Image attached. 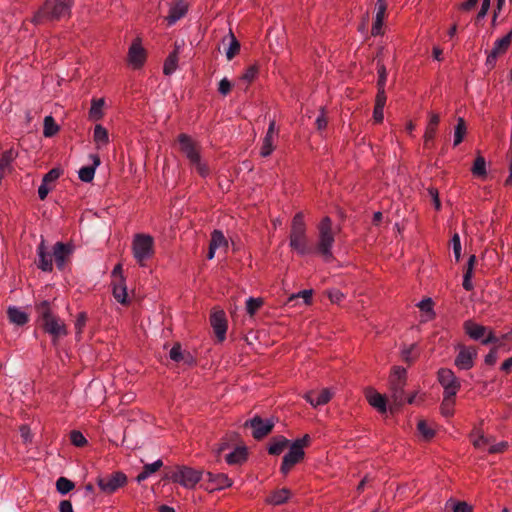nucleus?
<instances>
[{
    "label": "nucleus",
    "mask_w": 512,
    "mask_h": 512,
    "mask_svg": "<svg viewBox=\"0 0 512 512\" xmlns=\"http://www.w3.org/2000/svg\"><path fill=\"white\" fill-rule=\"evenodd\" d=\"M36 311L40 320V326L51 336L53 344L56 345L59 339L68 334L64 321L51 312L50 303L47 300L38 303Z\"/></svg>",
    "instance_id": "f257e3e1"
},
{
    "label": "nucleus",
    "mask_w": 512,
    "mask_h": 512,
    "mask_svg": "<svg viewBox=\"0 0 512 512\" xmlns=\"http://www.w3.org/2000/svg\"><path fill=\"white\" fill-rule=\"evenodd\" d=\"M72 0H46L36 12L32 21L41 24L44 21H55L70 15Z\"/></svg>",
    "instance_id": "f03ea898"
},
{
    "label": "nucleus",
    "mask_w": 512,
    "mask_h": 512,
    "mask_svg": "<svg viewBox=\"0 0 512 512\" xmlns=\"http://www.w3.org/2000/svg\"><path fill=\"white\" fill-rule=\"evenodd\" d=\"M317 229L318 241L316 251L326 262H330L333 259L332 247L335 242V233L330 217H324L318 224Z\"/></svg>",
    "instance_id": "7ed1b4c3"
},
{
    "label": "nucleus",
    "mask_w": 512,
    "mask_h": 512,
    "mask_svg": "<svg viewBox=\"0 0 512 512\" xmlns=\"http://www.w3.org/2000/svg\"><path fill=\"white\" fill-rule=\"evenodd\" d=\"M289 240L290 247L299 255H306L311 252L306 235L304 215L302 212H298L292 220Z\"/></svg>",
    "instance_id": "20e7f679"
},
{
    "label": "nucleus",
    "mask_w": 512,
    "mask_h": 512,
    "mask_svg": "<svg viewBox=\"0 0 512 512\" xmlns=\"http://www.w3.org/2000/svg\"><path fill=\"white\" fill-rule=\"evenodd\" d=\"M407 371L402 367H395L390 376V392L392 398V405L390 411L394 412L405 403L404 386L406 384Z\"/></svg>",
    "instance_id": "39448f33"
},
{
    "label": "nucleus",
    "mask_w": 512,
    "mask_h": 512,
    "mask_svg": "<svg viewBox=\"0 0 512 512\" xmlns=\"http://www.w3.org/2000/svg\"><path fill=\"white\" fill-rule=\"evenodd\" d=\"M166 477L187 489H191L203 479V472L188 466H176L167 473Z\"/></svg>",
    "instance_id": "423d86ee"
},
{
    "label": "nucleus",
    "mask_w": 512,
    "mask_h": 512,
    "mask_svg": "<svg viewBox=\"0 0 512 512\" xmlns=\"http://www.w3.org/2000/svg\"><path fill=\"white\" fill-rule=\"evenodd\" d=\"M132 251L136 261L143 266L155 253L154 238L148 234H136L132 242Z\"/></svg>",
    "instance_id": "0eeeda50"
},
{
    "label": "nucleus",
    "mask_w": 512,
    "mask_h": 512,
    "mask_svg": "<svg viewBox=\"0 0 512 512\" xmlns=\"http://www.w3.org/2000/svg\"><path fill=\"white\" fill-rule=\"evenodd\" d=\"M464 329L470 338L473 340H482L484 345L498 342V338L492 331H488L487 327L477 324L471 320L464 323Z\"/></svg>",
    "instance_id": "6e6552de"
},
{
    "label": "nucleus",
    "mask_w": 512,
    "mask_h": 512,
    "mask_svg": "<svg viewBox=\"0 0 512 512\" xmlns=\"http://www.w3.org/2000/svg\"><path fill=\"white\" fill-rule=\"evenodd\" d=\"M127 477L122 472H114L97 478L99 488L108 494L115 492L119 487L126 484Z\"/></svg>",
    "instance_id": "1a4fd4ad"
},
{
    "label": "nucleus",
    "mask_w": 512,
    "mask_h": 512,
    "mask_svg": "<svg viewBox=\"0 0 512 512\" xmlns=\"http://www.w3.org/2000/svg\"><path fill=\"white\" fill-rule=\"evenodd\" d=\"M244 426L250 427L252 429V436L257 440H260L273 430L274 421L272 419L264 420L260 416L255 415L253 418L247 420Z\"/></svg>",
    "instance_id": "9d476101"
},
{
    "label": "nucleus",
    "mask_w": 512,
    "mask_h": 512,
    "mask_svg": "<svg viewBox=\"0 0 512 512\" xmlns=\"http://www.w3.org/2000/svg\"><path fill=\"white\" fill-rule=\"evenodd\" d=\"M437 376L439 383L444 388V394H447L448 396H456L461 384L454 372L448 368H441L439 369Z\"/></svg>",
    "instance_id": "9b49d317"
},
{
    "label": "nucleus",
    "mask_w": 512,
    "mask_h": 512,
    "mask_svg": "<svg viewBox=\"0 0 512 512\" xmlns=\"http://www.w3.org/2000/svg\"><path fill=\"white\" fill-rule=\"evenodd\" d=\"M203 479L206 480L205 489L212 492L221 490L232 485L231 479L224 473L203 472Z\"/></svg>",
    "instance_id": "f8f14e48"
},
{
    "label": "nucleus",
    "mask_w": 512,
    "mask_h": 512,
    "mask_svg": "<svg viewBox=\"0 0 512 512\" xmlns=\"http://www.w3.org/2000/svg\"><path fill=\"white\" fill-rule=\"evenodd\" d=\"M304 456V450H301L299 445L291 444L289 451L283 457L280 471L284 475L288 474L291 468L299 463L304 458Z\"/></svg>",
    "instance_id": "ddd939ff"
},
{
    "label": "nucleus",
    "mask_w": 512,
    "mask_h": 512,
    "mask_svg": "<svg viewBox=\"0 0 512 512\" xmlns=\"http://www.w3.org/2000/svg\"><path fill=\"white\" fill-rule=\"evenodd\" d=\"M210 323L219 342L226 338L227 319L223 310H214L210 316Z\"/></svg>",
    "instance_id": "4468645a"
},
{
    "label": "nucleus",
    "mask_w": 512,
    "mask_h": 512,
    "mask_svg": "<svg viewBox=\"0 0 512 512\" xmlns=\"http://www.w3.org/2000/svg\"><path fill=\"white\" fill-rule=\"evenodd\" d=\"M477 357V350L473 347L460 346L458 355L455 358V365L462 370H469L474 366Z\"/></svg>",
    "instance_id": "2eb2a0df"
},
{
    "label": "nucleus",
    "mask_w": 512,
    "mask_h": 512,
    "mask_svg": "<svg viewBox=\"0 0 512 512\" xmlns=\"http://www.w3.org/2000/svg\"><path fill=\"white\" fill-rule=\"evenodd\" d=\"M74 247L71 244L57 242L53 247V258L58 269H63L66 260L73 253Z\"/></svg>",
    "instance_id": "dca6fc26"
},
{
    "label": "nucleus",
    "mask_w": 512,
    "mask_h": 512,
    "mask_svg": "<svg viewBox=\"0 0 512 512\" xmlns=\"http://www.w3.org/2000/svg\"><path fill=\"white\" fill-rule=\"evenodd\" d=\"M128 59L134 68H140L144 64L146 53L144 48L141 46V41L139 38H137L130 46Z\"/></svg>",
    "instance_id": "f3484780"
},
{
    "label": "nucleus",
    "mask_w": 512,
    "mask_h": 512,
    "mask_svg": "<svg viewBox=\"0 0 512 512\" xmlns=\"http://www.w3.org/2000/svg\"><path fill=\"white\" fill-rule=\"evenodd\" d=\"M188 11V2L185 0H175L170 5L169 14L166 17L168 25L175 24L179 19L184 17Z\"/></svg>",
    "instance_id": "a211bd4d"
},
{
    "label": "nucleus",
    "mask_w": 512,
    "mask_h": 512,
    "mask_svg": "<svg viewBox=\"0 0 512 512\" xmlns=\"http://www.w3.org/2000/svg\"><path fill=\"white\" fill-rule=\"evenodd\" d=\"M178 140L181 151L189 159L190 163L197 162V159L200 157V155L191 138L186 134H180Z\"/></svg>",
    "instance_id": "6ab92c4d"
},
{
    "label": "nucleus",
    "mask_w": 512,
    "mask_h": 512,
    "mask_svg": "<svg viewBox=\"0 0 512 512\" xmlns=\"http://www.w3.org/2000/svg\"><path fill=\"white\" fill-rule=\"evenodd\" d=\"M38 268L42 271L50 272L53 269V254L48 252L45 247V241L42 239L37 247Z\"/></svg>",
    "instance_id": "aec40b11"
},
{
    "label": "nucleus",
    "mask_w": 512,
    "mask_h": 512,
    "mask_svg": "<svg viewBox=\"0 0 512 512\" xmlns=\"http://www.w3.org/2000/svg\"><path fill=\"white\" fill-rule=\"evenodd\" d=\"M332 393L330 389L324 388L321 391H309L304 398L314 407L324 405L330 401Z\"/></svg>",
    "instance_id": "412c9836"
},
{
    "label": "nucleus",
    "mask_w": 512,
    "mask_h": 512,
    "mask_svg": "<svg viewBox=\"0 0 512 512\" xmlns=\"http://www.w3.org/2000/svg\"><path fill=\"white\" fill-rule=\"evenodd\" d=\"M228 241L224 234L220 230H214L211 234V240L209 244V251L207 254L208 259H212L215 255V251L218 248H227Z\"/></svg>",
    "instance_id": "4be33fe9"
},
{
    "label": "nucleus",
    "mask_w": 512,
    "mask_h": 512,
    "mask_svg": "<svg viewBox=\"0 0 512 512\" xmlns=\"http://www.w3.org/2000/svg\"><path fill=\"white\" fill-rule=\"evenodd\" d=\"M89 157L92 160V165L83 166L79 170V178L83 182H86V183H89L93 180L94 175H95V170L101 163L98 155L91 154Z\"/></svg>",
    "instance_id": "5701e85b"
},
{
    "label": "nucleus",
    "mask_w": 512,
    "mask_h": 512,
    "mask_svg": "<svg viewBox=\"0 0 512 512\" xmlns=\"http://www.w3.org/2000/svg\"><path fill=\"white\" fill-rule=\"evenodd\" d=\"M366 398L369 404L376 408L380 413H386V398L382 394L370 388L366 391Z\"/></svg>",
    "instance_id": "b1692460"
},
{
    "label": "nucleus",
    "mask_w": 512,
    "mask_h": 512,
    "mask_svg": "<svg viewBox=\"0 0 512 512\" xmlns=\"http://www.w3.org/2000/svg\"><path fill=\"white\" fill-rule=\"evenodd\" d=\"M439 122H440L439 115L436 113H431L426 131H425V135H424L425 147H429V143L433 141Z\"/></svg>",
    "instance_id": "393cba45"
},
{
    "label": "nucleus",
    "mask_w": 512,
    "mask_h": 512,
    "mask_svg": "<svg viewBox=\"0 0 512 512\" xmlns=\"http://www.w3.org/2000/svg\"><path fill=\"white\" fill-rule=\"evenodd\" d=\"M7 315L11 323L19 326H22L29 321L28 314L17 307H9Z\"/></svg>",
    "instance_id": "a878e982"
},
{
    "label": "nucleus",
    "mask_w": 512,
    "mask_h": 512,
    "mask_svg": "<svg viewBox=\"0 0 512 512\" xmlns=\"http://www.w3.org/2000/svg\"><path fill=\"white\" fill-rule=\"evenodd\" d=\"M288 445L289 440L284 436L274 437L268 448V453L271 455H280Z\"/></svg>",
    "instance_id": "bb28decb"
},
{
    "label": "nucleus",
    "mask_w": 512,
    "mask_h": 512,
    "mask_svg": "<svg viewBox=\"0 0 512 512\" xmlns=\"http://www.w3.org/2000/svg\"><path fill=\"white\" fill-rule=\"evenodd\" d=\"M113 296L119 303L123 305L128 304L127 287L124 283V278H121L118 283L114 284Z\"/></svg>",
    "instance_id": "cd10ccee"
},
{
    "label": "nucleus",
    "mask_w": 512,
    "mask_h": 512,
    "mask_svg": "<svg viewBox=\"0 0 512 512\" xmlns=\"http://www.w3.org/2000/svg\"><path fill=\"white\" fill-rule=\"evenodd\" d=\"M247 451L244 447L236 448L234 451L226 455L225 459L228 464H240L246 460Z\"/></svg>",
    "instance_id": "c85d7f7f"
},
{
    "label": "nucleus",
    "mask_w": 512,
    "mask_h": 512,
    "mask_svg": "<svg viewBox=\"0 0 512 512\" xmlns=\"http://www.w3.org/2000/svg\"><path fill=\"white\" fill-rule=\"evenodd\" d=\"M93 139L96 142L98 148H100L102 145L108 144L109 135L107 129L100 124L96 125L94 128Z\"/></svg>",
    "instance_id": "c756f323"
},
{
    "label": "nucleus",
    "mask_w": 512,
    "mask_h": 512,
    "mask_svg": "<svg viewBox=\"0 0 512 512\" xmlns=\"http://www.w3.org/2000/svg\"><path fill=\"white\" fill-rule=\"evenodd\" d=\"M467 132L465 120L461 117L457 119V124L454 129V146H458L464 139Z\"/></svg>",
    "instance_id": "7c9ffc66"
},
{
    "label": "nucleus",
    "mask_w": 512,
    "mask_h": 512,
    "mask_svg": "<svg viewBox=\"0 0 512 512\" xmlns=\"http://www.w3.org/2000/svg\"><path fill=\"white\" fill-rule=\"evenodd\" d=\"M512 41V30L503 38L497 39L494 43V47L491 50L492 52H495L497 55L503 54L508 47L510 46Z\"/></svg>",
    "instance_id": "2f4dec72"
},
{
    "label": "nucleus",
    "mask_w": 512,
    "mask_h": 512,
    "mask_svg": "<svg viewBox=\"0 0 512 512\" xmlns=\"http://www.w3.org/2000/svg\"><path fill=\"white\" fill-rule=\"evenodd\" d=\"M104 103L105 102H104L103 98L92 100L91 108L89 111V116L92 120H99L102 118V116H103L102 109H103Z\"/></svg>",
    "instance_id": "473e14b6"
},
{
    "label": "nucleus",
    "mask_w": 512,
    "mask_h": 512,
    "mask_svg": "<svg viewBox=\"0 0 512 512\" xmlns=\"http://www.w3.org/2000/svg\"><path fill=\"white\" fill-rule=\"evenodd\" d=\"M178 63V53L177 51H173L169 54V56L166 58L164 67H163V73L165 75H171L175 72L177 68Z\"/></svg>",
    "instance_id": "72a5a7b5"
},
{
    "label": "nucleus",
    "mask_w": 512,
    "mask_h": 512,
    "mask_svg": "<svg viewBox=\"0 0 512 512\" xmlns=\"http://www.w3.org/2000/svg\"><path fill=\"white\" fill-rule=\"evenodd\" d=\"M473 175L477 177H485L487 175L486 171V161L485 158L481 155H478L474 160L472 169Z\"/></svg>",
    "instance_id": "f704fd0d"
},
{
    "label": "nucleus",
    "mask_w": 512,
    "mask_h": 512,
    "mask_svg": "<svg viewBox=\"0 0 512 512\" xmlns=\"http://www.w3.org/2000/svg\"><path fill=\"white\" fill-rule=\"evenodd\" d=\"M17 153L13 149L6 150L0 156V170L3 172L10 170V165L12 161L15 159Z\"/></svg>",
    "instance_id": "c9c22d12"
},
{
    "label": "nucleus",
    "mask_w": 512,
    "mask_h": 512,
    "mask_svg": "<svg viewBox=\"0 0 512 512\" xmlns=\"http://www.w3.org/2000/svg\"><path fill=\"white\" fill-rule=\"evenodd\" d=\"M58 130L59 126L56 124L54 118L52 116H46L44 118V136L52 137L58 132Z\"/></svg>",
    "instance_id": "e433bc0d"
},
{
    "label": "nucleus",
    "mask_w": 512,
    "mask_h": 512,
    "mask_svg": "<svg viewBox=\"0 0 512 512\" xmlns=\"http://www.w3.org/2000/svg\"><path fill=\"white\" fill-rule=\"evenodd\" d=\"M454 397L455 396H448L447 394H444V398L441 403V413L445 417H450L453 414V406L455 403Z\"/></svg>",
    "instance_id": "4c0bfd02"
},
{
    "label": "nucleus",
    "mask_w": 512,
    "mask_h": 512,
    "mask_svg": "<svg viewBox=\"0 0 512 512\" xmlns=\"http://www.w3.org/2000/svg\"><path fill=\"white\" fill-rule=\"evenodd\" d=\"M74 486V483L66 477H60L56 481L57 491L62 495L69 493Z\"/></svg>",
    "instance_id": "58836bf2"
},
{
    "label": "nucleus",
    "mask_w": 512,
    "mask_h": 512,
    "mask_svg": "<svg viewBox=\"0 0 512 512\" xmlns=\"http://www.w3.org/2000/svg\"><path fill=\"white\" fill-rule=\"evenodd\" d=\"M290 497V491L286 488H282L276 491L270 499V502L274 505H281L285 503Z\"/></svg>",
    "instance_id": "ea45409f"
},
{
    "label": "nucleus",
    "mask_w": 512,
    "mask_h": 512,
    "mask_svg": "<svg viewBox=\"0 0 512 512\" xmlns=\"http://www.w3.org/2000/svg\"><path fill=\"white\" fill-rule=\"evenodd\" d=\"M274 137L271 135H265L261 147L260 154L262 157H268L274 150Z\"/></svg>",
    "instance_id": "a19ab883"
},
{
    "label": "nucleus",
    "mask_w": 512,
    "mask_h": 512,
    "mask_svg": "<svg viewBox=\"0 0 512 512\" xmlns=\"http://www.w3.org/2000/svg\"><path fill=\"white\" fill-rule=\"evenodd\" d=\"M230 38H231L230 45L226 51V57L228 60H232L240 50V43L238 42V40L235 38V36L232 33H230Z\"/></svg>",
    "instance_id": "79ce46f5"
},
{
    "label": "nucleus",
    "mask_w": 512,
    "mask_h": 512,
    "mask_svg": "<svg viewBox=\"0 0 512 512\" xmlns=\"http://www.w3.org/2000/svg\"><path fill=\"white\" fill-rule=\"evenodd\" d=\"M263 301L260 298H248L246 301V309L249 315H254L256 311L262 306Z\"/></svg>",
    "instance_id": "37998d69"
},
{
    "label": "nucleus",
    "mask_w": 512,
    "mask_h": 512,
    "mask_svg": "<svg viewBox=\"0 0 512 512\" xmlns=\"http://www.w3.org/2000/svg\"><path fill=\"white\" fill-rule=\"evenodd\" d=\"M377 72H378V81L377 88L385 89L386 81H387V71L384 64L378 61L377 63Z\"/></svg>",
    "instance_id": "c03bdc74"
},
{
    "label": "nucleus",
    "mask_w": 512,
    "mask_h": 512,
    "mask_svg": "<svg viewBox=\"0 0 512 512\" xmlns=\"http://www.w3.org/2000/svg\"><path fill=\"white\" fill-rule=\"evenodd\" d=\"M170 358L175 362H181L185 359V353L182 352L181 345L176 343L169 352Z\"/></svg>",
    "instance_id": "a18cd8bd"
},
{
    "label": "nucleus",
    "mask_w": 512,
    "mask_h": 512,
    "mask_svg": "<svg viewBox=\"0 0 512 512\" xmlns=\"http://www.w3.org/2000/svg\"><path fill=\"white\" fill-rule=\"evenodd\" d=\"M451 244L453 248V253L456 261L460 260L461 257V241L458 233H455L451 239Z\"/></svg>",
    "instance_id": "49530a36"
},
{
    "label": "nucleus",
    "mask_w": 512,
    "mask_h": 512,
    "mask_svg": "<svg viewBox=\"0 0 512 512\" xmlns=\"http://www.w3.org/2000/svg\"><path fill=\"white\" fill-rule=\"evenodd\" d=\"M300 297L303 298L305 304H309L311 301V297H312V290H303L297 294H292L288 298V303H292L293 301H295L296 299H298Z\"/></svg>",
    "instance_id": "de8ad7c7"
},
{
    "label": "nucleus",
    "mask_w": 512,
    "mask_h": 512,
    "mask_svg": "<svg viewBox=\"0 0 512 512\" xmlns=\"http://www.w3.org/2000/svg\"><path fill=\"white\" fill-rule=\"evenodd\" d=\"M419 309L430 315V318L434 317V312L432 309L433 301L431 298H426L420 301L417 305Z\"/></svg>",
    "instance_id": "09e8293b"
},
{
    "label": "nucleus",
    "mask_w": 512,
    "mask_h": 512,
    "mask_svg": "<svg viewBox=\"0 0 512 512\" xmlns=\"http://www.w3.org/2000/svg\"><path fill=\"white\" fill-rule=\"evenodd\" d=\"M62 174V170L59 168H53L48 173H46L42 179L45 183H52L56 181Z\"/></svg>",
    "instance_id": "8fccbe9b"
},
{
    "label": "nucleus",
    "mask_w": 512,
    "mask_h": 512,
    "mask_svg": "<svg viewBox=\"0 0 512 512\" xmlns=\"http://www.w3.org/2000/svg\"><path fill=\"white\" fill-rule=\"evenodd\" d=\"M418 430L425 439H431L434 436V431L425 421H419Z\"/></svg>",
    "instance_id": "3c124183"
},
{
    "label": "nucleus",
    "mask_w": 512,
    "mask_h": 512,
    "mask_svg": "<svg viewBox=\"0 0 512 512\" xmlns=\"http://www.w3.org/2000/svg\"><path fill=\"white\" fill-rule=\"evenodd\" d=\"M70 439L71 442L77 447H82L87 442L83 434L79 431H72L70 434Z\"/></svg>",
    "instance_id": "603ef678"
},
{
    "label": "nucleus",
    "mask_w": 512,
    "mask_h": 512,
    "mask_svg": "<svg viewBox=\"0 0 512 512\" xmlns=\"http://www.w3.org/2000/svg\"><path fill=\"white\" fill-rule=\"evenodd\" d=\"M87 322V314L85 312L79 313L76 322H75V329L77 334H80L86 325Z\"/></svg>",
    "instance_id": "864d4df0"
},
{
    "label": "nucleus",
    "mask_w": 512,
    "mask_h": 512,
    "mask_svg": "<svg viewBox=\"0 0 512 512\" xmlns=\"http://www.w3.org/2000/svg\"><path fill=\"white\" fill-rule=\"evenodd\" d=\"M162 466H163V462H162V460L159 459L151 464L144 465L143 470L145 472H147V474L150 476L151 474L158 471Z\"/></svg>",
    "instance_id": "5fc2aeb1"
},
{
    "label": "nucleus",
    "mask_w": 512,
    "mask_h": 512,
    "mask_svg": "<svg viewBox=\"0 0 512 512\" xmlns=\"http://www.w3.org/2000/svg\"><path fill=\"white\" fill-rule=\"evenodd\" d=\"M257 73H258L257 66L252 65V66L247 68L245 73L242 75V79L247 81V82H251V81L254 80V78L256 77Z\"/></svg>",
    "instance_id": "6e6d98bb"
},
{
    "label": "nucleus",
    "mask_w": 512,
    "mask_h": 512,
    "mask_svg": "<svg viewBox=\"0 0 512 512\" xmlns=\"http://www.w3.org/2000/svg\"><path fill=\"white\" fill-rule=\"evenodd\" d=\"M231 88H232V84L227 78H223L219 82L218 91L220 94L227 95L231 91Z\"/></svg>",
    "instance_id": "4d7b16f0"
},
{
    "label": "nucleus",
    "mask_w": 512,
    "mask_h": 512,
    "mask_svg": "<svg viewBox=\"0 0 512 512\" xmlns=\"http://www.w3.org/2000/svg\"><path fill=\"white\" fill-rule=\"evenodd\" d=\"M376 9H377L376 18L384 20L386 9H387L386 1L385 0H377Z\"/></svg>",
    "instance_id": "13d9d810"
},
{
    "label": "nucleus",
    "mask_w": 512,
    "mask_h": 512,
    "mask_svg": "<svg viewBox=\"0 0 512 512\" xmlns=\"http://www.w3.org/2000/svg\"><path fill=\"white\" fill-rule=\"evenodd\" d=\"M197 170V172L202 176V177H205L208 175L209 173V169L208 167L201 162V158L199 157L197 159V162H192L191 163Z\"/></svg>",
    "instance_id": "bf43d9fd"
},
{
    "label": "nucleus",
    "mask_w": 512,
    "mask_h": 512,
    "mask_svg": "<svg viewBox=\"0 0 512 512\" xmlns=\"http://www.w3.org/2000/svg\"><path fill=\"white\" fill-rule=\"evenodd\" d=\"M328 297L332 303L338 304L344 298V294L341 291L334 289L328 291Z\"/></svg>",
    "instance_id": "052dcab7"
},
{
    "label": "nucleus",
    "mask_w": 512,
    "mask_h": 512,
    "mask_svg": "<svg viewBox=\"0 0 512 512\" xmlns=\"http://www.w3.org/2000/svg\"><path fill=\"white\" fill-rule=\"evenodd\" d=\"M473 444L476 448L485 449L489 447V439L484 435H480L477 439L473 441Z\"/></svg>",
    "instance_id": "680f3d73"
},
{
    "label": "nucleus",
    "mask_w": 512,
    "mask_h": 512,
    "mask_svg": "<svg viewBox=\"0 0 512 512\" xmlns=\"http://www.w3.org/2000/svg\"><path fill=\"white\" fill-rule=\"evenodd\" d=\"M386 103L385 89H378L375 106L384 107Z\"/></svg>",
    "instance_id": "e2e57ef3"
},
{
    "label": "nucleus",
    "mask_w": 512,
    "mask_h": 512,
    "mask_svg": "<svg viewBox=\"0 0 512 512\" xmlns=\"http://www.w3.org/2000/svg\"><path fill=\"white\" fill-rule=\"evenodd\" d=\"M471 278H472V274L470 273V271H465L464 276H463V284L462 285L466 291H471L473 289V284L471 282Z\"/></svg>",
    "instance_id": "0e129e2a"
},
{
    "label": "nucleus",
    "mask_w": 512,
    "mask_h": 512,
    "mask_svg": "<svg viewBox=\"0 0 512 512\" xmlns=\"http://www.w3.org/2000/svg\"><path fill=\"white\" fill-rule=\"evenodd\" d=\"M497 348H493L490 352L485 356V363L487 365H494L497 361Z\"/></svg>",
    "instance_id": "69168bd1"
},
{
    "label": "nucleus",
    "mask_w": 512,
    "mask_h": 512,
    "mask_svg": "<svg viewBox=\"0 0 512 512\" xmlns=\"http://www.w3.org/2000/svg\"><path fill=\"white\" fill-rule=\"evenodd\" d=\"M453 512H472V507L466 502H457L453 507Z\"/></svg>",
    "instance_id": "338daca9"
},
{
    "label": "nucleus",
    "mask_w": 512,
    "mask_h": 512,
    "mask_svg": "<svg viewBox=\"0 0 512 512\" xmlns=\"http://www.w3.org/2000/svg\"><path fill=\"white\" fill-rule=\"evenodd\" d=\"M48 185H49L48 183H45L44 181H42L41 185L38 188V195L41 200H44L47 197V195L51 189Z\"/></svg>",
    "instance_id": "774afa93"
}]
</instances>
